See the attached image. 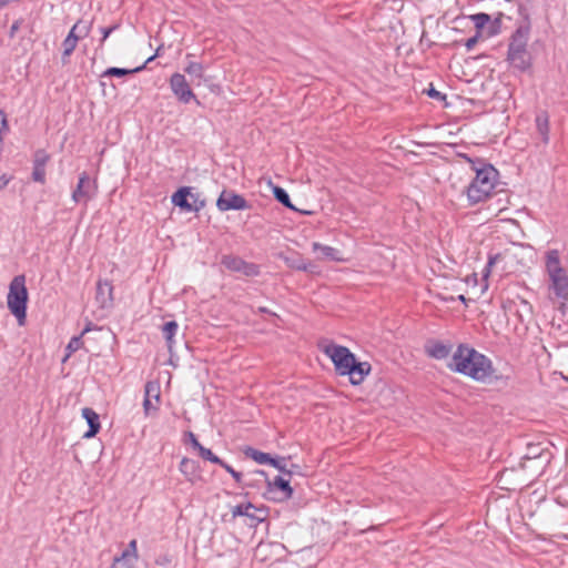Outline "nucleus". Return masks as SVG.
<instances>
[{"label":"nucleus","mask_w":568,"mask_h":568,"mask_svg":"<svg viewBox=\"0 0 568 568\" xmlns=\"http://www.w3.org/2000/svg\"><path fill=\"white\" fill-rule=\"evenodd\" d=\"M185 436L187 437V442L194 449L199 450L203 446L192 432H186Z\"/></svg>","instance_id":"obj_40"},{"label":"nucleus","mask_w":568,"mask_h":568,"mask_svg":"<svg viewBox=\"0 0 568 568\" xmlns=\"http://www.w3.org/2000/svg\"><path fill=\"white\" fill-rule=\"evenodd\" d=\"M82 417L87 420L89 429L83 434V438H92L94 437L100 428V417L99 415L90 407L82 408Z\"/></svg>","instance_id":"obj_14"},{"label":"nucleus","mask_w":568,"mask_h":568,"mask_svg":"<svg viewBox=\"0 0 568 568\" xmlns=\"http://www.w3.org/2000/svg\"><path fill=\"white\" fill-rule=\"evenodd\" d=\"M257 312L258 313H263V314H270V315L276 316L275 313L271 312L267 307H264V306L257 307Z\"/></svg>","instance_id":"obj_46"},{"label":"nucleus","mask_w":568,"mask_h":568,"mask_svg":"<svg viewBox=\"0 0 568 568\" xmlns=\"http://www.w3.org/2000/svg\"><path fill=\"white\" fill-rule=\"evenodd\" d=\"M427 95L432 99L438 100V101H445L446 94L442 93L440 91L436 90L433 85L427 90Z\"/></svg>","instance_id":"obj_37"},{"label":"nucleus","mask_w":568,"mask_h":568,"mask_svg":"<svg viewBox=\"0 0 568 568\" xmlns=\"http://www.w3.org/2000/svg\"><path fill=\"white\" fill-rule=\"evenodd\" d=\"M21 27V20H16L11 27H10V31H9V36L10 38H13L16 36V33L18 32V30L20 29Z\"/></svg>","instance_id":"obj_42"},{"label":"nucleus","mask_w":568,"mask_h":568,"mask_svg":"<svg viewBox=\"0 0 568 568\" xmlns=\"http://www.w3.org/2000/svg\"><path fill=\"white\" fill-rule=\"evenodd\" d=\"M178 328H179V325L175 321L166 322L163 325L162 332H163V335L166 341L169 349L172 348V345L174 343V336L178 332Z\"/></svg>","instance_id":"obj_22"},{"label":"nucleus","mask_w":568,"mask_h":568,"mask_svg":"<svg viewBox=\"0 0 568 568\" xmlns=\"http://www.w3.org/2000/svg\"><path fill=\"white\" fill-rule=\"evenodd\" d=\"M170 89L179 102L187 104L191 101H195L200 104L196 95L192 91L189 82L184 74L175 72L170 77L169 80Z\"/></svg>","instance_id":"obj_7"},{"label":"nucleus","mask_w":568,"mask_h":568,"mask_svg":"<svg viewBox=\"0 0 568 568\" xmlns=\"http://www.w3.org/2000/svg\"><path fill=\"white\" fill-rule=\"evenodd\" d=\"M83 345V342H82V337L79 335V336H73L67 347H65V351H67V356L65 358H68L69 356H71L74 352H77L78 349L81 348V346Z\"/></svg>","instance_id":"obj_29"},{"label":"nucleus","mask_w":568,"mask_h":568,"mask_svg":"<svg viewBox=\"0 0 568 568\" xmlns=\"http://www.w3.org/2000/svg\"><path fill=\"white\" fill-rule=\"evenodd\" d=\"M191 187L182 186L172 195L171 201L175 206L189 212V209H191L189 201Z\"/></svg>","instance_id":"obj_17"},{"label":"nucleus","mask_w":568,"mask_h":568,"mask_svg":"<svg viewBox=\"0 0 568 568\" xmlns=\"http://www.w3.org/2000/svg\"><path fill=\"white\" fill-rule=\"evenodd\" d=\"M273 195L275 200L284 205L287 209L295 210L294 205L291 202L288 193L281 186H275L273 189Z\"/></svg>","instance_id":"obj_25"},{"label":"nucleus","mask_w":568,"mask_h":568,"mask_svg":"<svg viewBox=\"0 0 568 568\" xmlns=\"http://www.w3.org/2000/svg\"><path fill=\"white\" fill-rule=\"evenodd\" d=\"M143 69H144V65H141V67H138V68H134V69H125V68L112 67V68H109V69L105 70L104 75L120 78V77H124L126 74L140 72Z\"/></svg>","instance_id":"obj_26"},{"label":"nucleus","mask_w":568,"mask_h":568,"mask_svg":"<svg viewBox=\"0 0 568 568\" xmlns=\"http://www.w3.org/2000/svg\"><path fill=\"white\" fill-rule=\"evenodd\" d=\"M220 466L223 467L237 484H241L243 476L240 471L235 470L231 465H229L224 460Z\"/></svg>","instance_id":"obj_33"},{"label":"nucleus","mask_w":568,"mask_h":568,"mask_svg":"<svg viewBox=\"0 0 568 568\" xmlns=\"http://www.w3.org/2000/svg\"><path fill=\"white\" fill-rule=\"evenodd\" d=\"M496 262H497V254H495V255L490 254L489 257H488L487 266L491 267V266H494V264Z\"/></svg>","instance_id":"obj_45"},{"label":"nucleus","mask_w":568,"mask_h":568,"mask_svg":"<svg viewBox=\"0 0 568 568\" xmlns=\"http://www.w3.org/2000/svg\"><path fill=\"white\" fill-rule=\"evenodd\" d=\"M546 270L549 275V288L558 298H568V275L560 265V254L558 250H549L546 253Z\"/></svg>","instance_id":"obj_5"},{"label":"nucleus","mask_w":568,"mask_h":568,"mask_svg":"<svg viewBox=\"0 0 568 568\" xmlns=\"http://www.w3.org/2000/svg\"><path fill=\"white\" fill-rule=\"evenodd\" d=\"M459 300H460V301H465L464 295H460V296H459Z\"/></svg>","instance_id":"obj_51"},{"label":"nucleus","mask_w":568,"mask_h":568,"mask_svg":"<svg viewBox=\"0 0 568 568\" xmlns=\"http://www.w3.org/2000/svg\"><path fill=\"white\" fill-rule=\"evenodd\" d=\"M95 301L103 310H110L113 306V285L110 281H98Z\"/></svg>","instance_id":"obj_12"},{"label":"nucleus","mask_w":568,"mask_h":568,"mask_svg":"<svg viewBox=\"0 0 568 568\" xmlns=\"http://www.w3.org/2000/svg\"><path fill=\"white\" fill-rule=\"evenodd\" d=\"M28 290L26 286V276L17 275L9 284L7 295V305L11 314L22 325L27 317Z\"/></svg>","instance_id":"obj_4"},{"label":"nucleus","mask_w":568,"mask_h":568,"mask_svg":"<svg viewBox=\"0 0 568 568\" xmlns=\"http://www.w3.org/2000/svg\"><path fill=\"white\" fill-rule=\"evenodd\" d=\"M536 128L540 134L542 142L547 144L549 142V116L547 112H540L536 115Z\"/></svg>","instance_id":"obj_20"},{"label":"nucleus","mask_w":568,"mask_h":568,"mask_svg":"<svg viewBox=\"0 0 568 568\" xmlns=\"http://www.w3.org/2000/svg\"><path fill=\"white\" fill-rule=\"evenodd\" d=\"M528 34V28H518L513 34L508 48L507 60L513 68L519 71L529 69L531 64V58L527 51Z\"/></svg>","instance_id":"obj_6"},{"label":"nucleus","mask_w":568,"mask_h":568,"mask_svg":"<svg viewBox=\"0 0 568 568\" xmlns=\"http://www.w3.org/2000/svg\"><path fill=\"white\" fill-rule=\"evenodd\" d=\"M199 455L205 459V460H209L213 464H216V465H221L222 464V459L216 456L215 454H213V452L204 446H202L199 450Z\"/></svg>","instance_id":"obj_28"},{"label":"nucleus","mask_w":568,"mask_h":568,"mask_svg":"<svg viewBox=\"0 0 568 568\" xmlns=\"http://www.w3.org/2000/svg\"><path fill=\"white\" fill-rule=\"evenodd\" d=\"M2 185H7L10 182V178H8L6 174L1 176Z\"/></svg>","instance_id":"obj_49"},{"label":"nucleus","mask_w":568,"mask_h":568,"mask_svg":"<svg viewBox=\"0 0 568 568\" xmlns=\"http://www.w3.org/2000/svg\"><path fill=\"white\" fill-rule=\"evenodd\" d=\"M470 18L477 29H481L490 20L489 14L484 12L473 14Z\"/></svg>","instance_id":"obj_31"},{"label":"nucleus","mask_w":568,"mask_h":568,"mask_svg":"<svg viewBox=\"0 0 568 568\" xmlns=\"http://www.w3.org/2000/svg\"><path fill=\"white\" fill-rule=\"evenodd\" d=\"M448 367L479 382H484L491 373L490 359L463 344L454 352Z\"/></svg>","instance_id":"obj_2"},{"label":"nucleus","mask_w":568,"mask_h":568,"mask_svg":"<svg viewBox=\"0 0 568 568\" xmlns=\"http://www.w3.org/2000/svg\"><path fill=\"white\" fill-rule=\"evenodd\" d=\"M231 513L233 517H247L251 520L250 526L252 527H256L266 518L265 509L257 508L250 501L234 506Z\"/></svg>","instance_id":"obj_10"},{"label":"nucleus","mask_w":568,"mask_h":568,"mask_svg":"<svg viewBox=\"0 0 568 568\" xmlns=\"http://www.w3.org/2000/svg\"><path fill=\"white\" fill-rule=\"evenodd\" d=\"M323 352L333 362L335 371L341 376H348L349 383L354 386L361 385L372 371L368 362H357L356 356L346 346L329 344Z\"/></svg>","instance_id":"obj_1"},{"label":"nucleus","mask_w":568,"mask_h":568,"mask_svg":"<svg viewBox=\"0 0 568 568\" xmlns=\"http://www.w3.org/2000/svg\"><path fill=\"white\" fill-rule=\"evenodd\" d=\"M180 471L185 476L186 480L194 484L199 478V464L187 457H183L179 466Z\"/></svg>","instance_id":"obj_16"},{"label":"nucleus","mask_w":568,"mask_h":568,"mask_svg":"<svg viewBox=\"0 0 568 568\" xmlns=\"http://www.w3.org/2000/svg\"><path fill=\"white\" fill-rule=\"evenodd\" d=\"M216 206L221 212H226L231 210H247L250 204L242 195L234 192L223 191L216 201Z\"/></svg>","instance_id":"obj_11"},{"label":"nucleus","mask_w":568,"mask_h":568,"mask_svg":"<svg viewBox=\"0 0 568 568\" xmlns=\"http://www.w3.org/2000/svg\"><path fill=\"white\" fill-rule=\"evenodd\" d=\"M81 28V23H75L67 38L64 39L62 45H63V57H69L74 51L77 43L79 41V36H77V29Z\"/></svg>","instance_id":"obj_19"},{"label":"nucleus","mask_w":568,"mask_h":568,"mask_svg":"<svg viewBox=\"0 0 568 568\" xmlns=\"http://www.w3.org/2000/svg\"><path fill=\"white\" fill-rule=\"evenodd\" d=\"M97 192V183L91 180L87 172H82L79 175L77 187L72 192V201L74 203H87L91 200Z\"/></svg>","instance_id":"obj_9"},{"label":"nucleus","mask_w":568,"mask_h":568,"mask_svg":"<svg viewBox=\"0 0 568 568\" xmlns=\"http://www.w3.org/2000/svg\"><path fill=\"white\" fill-rule=\"evenodd\" d=\"M136 540L133 539L129 542L128 548L122 552L121 559H126L129 557H133L134 559L138 558V549H136ZM120 558H116V561H119Z\"/></svg>","instance_id":"obj_30"},{"label":"nucleus","mask_w":568,"mask_h":568,"mask_svg":"<svg viewBox=\"0 0 568 568\" xmlns=\"http://www.w3.org/2000/svg\"><path fill=\"white\" fill-rule=\"evenodd\" d=\"M190 197H191L192 202H190L191 209H189V212L197 213L205 207L206 202L204 199L201 197V195L199 193H195V194L191 193Z\"/></svg>","instance_id":"obj_27"},{"label":"nucleus","mask_w":568,"mask_h":568,"mask_svg":"<svg viewBox=\"0 0 568 568\" xmlns=\"http://www.w3.org/2000/svg\"><path fill=\"white\" fill-rule=\"evenodd\" d=\"M48 160L49 156L44 151H38L34 156L33 165L45 168Z\"/></svg>","instance_id":"obj_35"},{"label":"nucleus","mask_w":568,"mask_h":568,"mask_svg":"<svg viewBox=\"0 0 568 568\" xmlns=\"http://www.w3.org/2000/svg\"><path fill=\"white\" fill-rule=\"evenodd\" d=\"M268 465L273 466L282 473H287L288 475L293 474V470H286L285 458H274L271 456V462H268Z\"/></svg>","instance_id":"obj_32"},{"label":"nucleus","mask_w":568,"mask_h":568,"mask_svg":"<svg viewBox=\"0 0 568 568\" xmlns=\"http://www.w3.org/2000/svg\"><path fill=\"white\" fill-rule=\"evenodd\" d=\"M294 268L297 271H304V272H314V264L312 262H305L303 260L292 264Z\"/></svg>","instance_id":"obj_36"},{"label":"nucleus","mask_w":568,"mask_h":568,"mask_svg":"<svg viewBox=\"0 0 568 568\" xmlns=\"http://www.w3.org/2000/svg\"><path fill=\"white\" fill-rule=\"evenodd\" d=\"M270 486H274L277 489H280L284 494V497L286 499H288L293 496V488L290 485V480L283 478L281 476H276L274 478L273 483H270Z\"/></svg>","instance_id":"obj_23"},{"label":"nucleus","mask_w":568,"mask_h":568,"mask_svg":"<svg viewBox=\"0 0 568 568\" xmlns=\"http://www.w3.org/2000/svg\"><path fill=\"white\" fill-rule=\"evenodd\" d=\"M93 329L92 327V323H88L87 326L83 328V331L81 332L80 336L82 337L84 334L91 332Z\"/></svg>","instance_id":"obj_47"},{"label":"nucleus","mask_w":568,"mask_h":568,"mask_svg":"<svg viewBox=\"0 0 568 568\" xmlns=\"http://www.w3.org/2000/svg\"><path fill=\"white\" fill-rule=\"evenodd\" d=\"M244 454L246 457L252 458L254 462H256L260 465H265L271 462V455L264 452H261L258 449H255L253 447H247L244 450Z\"/></svg>","instance_id":"obj_21"},{"label":"nucleus","mask_w":568,"mask_h":568,"mask_svg":"<svg viewBox=\"0 0 568 568\" xmlns=\"http://www.w3.org/2000/svg\"><path fill=\"white\" fill-rule=\"evenodd\" d=\"M159 51H160V48H158L156 52H155L153 55H151V57H149V58L146 59V61L144 62V64H143V65L145 67L148 63L152 62V61L155 59V57H158V55H159Z\"/></svg>","instance_id":"obj_48"},{"label":"nucleus","mask_w":568,"mask_h":568,"mask_svg":"<svg viewBox=\"0 0 568 568\" xmlns=\"http://www.w3.org/2000/svg\"><path fill=\"white\" fill-rule=\"evenodd\" d=\"M487 283L485 282L484 286H483V291H485L487 288Z\"/></svg>","instance_id":"obj_50"},{"label":"nucleus","mask_w":568,"mask_h":568,"mask_svg":"<svg viewBox=\"0 0 568 568\" xmlns=\"http://www.w3.org/2000/svg\"><path fill=\"white\" fill-rule=\"evenodd\" d=\"M478 37H479V34L477 33L476 36H474V37H471V38L466 40L465 47H466L467 50H471L475 47V44L478 41Z\"/></svg>","instance_id":"obj_43"},{"label":"nucleus","mask_w":568,"mask_h":568,"mask_svg":"<svg viewBox=\"0 0 568 568\" xmlns=\"http://www.w3.org/2000/svg\"><path fill=\"white\" fill-rule=\"evenodd\" d=\"M118 28H119V24H114V26H111V27H102V28H100V31L102 33V38H101L100 43L102 44L109 38V36L113 31H115Z\"/></svg>","instance_id":"obj_38"},{"label":"nucleus","mask_w":568,"mask_h":568,"mask_svg":"<svg viewBox=\"0 0 568 568\" xmlns=\"http://www.w3.org/2000/svg\"><path fill=\"white\" fill-rule=\"evenodd\" d=\"M150 388H151V383H148V384L145 385V393H146V396H145V398H144V400H143V408H144V413H145V415H149L150 409H151V406H152V405H151V400H150V398H149Z\"/></svg>","instance_id":"obj_39"},{"label":"nucleus","mask_w":568,"mask_h":568,"mask_svg":"<svg viewBox=\"0 0 568 568\" xmlns=\"http://www.w3.org/2000/svg\"><path fill=\"white\" fill-rule=\"evenodd\" d=\"M312 247H313L314 252H321L322 255L329 261H335V262L344 261V258L341 256V252L335 247H332V246H328L325 244H321L318 242H314L312 244Z\"/></svg>","instance_id":"obj_18"},{"label":"nucleus","mask_w":568,"mask_h":568,"mask_svg":"<svg viewBox=\"0 0 568 568\" xmlns=\"http://www.w3.org/2000/svg\"><path fill=\"white\" fill-rule=\"evenodd\" d=\"M32 179L36 182L44 183L45 182V168H40V166L33 165Z\"/></svg>","instance_id":"obj_34"},{"label":"nucleus","mask_w":568,"mask_h":568,"mask_svg":"<svg viewBox=\"0 0 568 568\" xmlns=\"http://www.w3.org/2000/svg\"><path fill=\"white\" fill-rule=\"evenodd\" d=\"M8 125L7 115L3 111L0 110V133L2 130H4Z\"/></svg>","instance_id":"obj_44"},{"label":"nucleus","mask_w":568,"mask_h":568,"mask_svg":"<svg viewBox=\"0 0 568 568\" xmlns=\"http://www.w3.org/2000/svg\"><path fill=\"white\" fill-rule=\"evenodd\" d=\"M475 170L476 176L467 187V196L473 204L486 200L497 183V170L491 164H484Z\"/></svg>","instance_id":"obj_3"},{"label":"nucleus","mask_w":568,"mask_h":568,"mask_svg":"<svg viewBox=\"0 0 568 568\" xmlns=\"http://www.w3.org/2000/svg\"><path fill=\"white\" fill-rule=\"evenodd\" d=\"M452 344L443 343L440 341H428L425 344L426 354L435 359H445L449 356L452 352Z\"/></svg>","instance_id":"obj_13"},{"label":"nucleus","mask_w":568,"mask_h":568,"mask_svg":"<svg viewBox=\"0 0 568 568\" xmlns=\"http://www.w3.org/2000/svg\"><path fill=\"white\" fill-rule=\"evenodd\" d=\"M185 73H187L190 77L202 80L204 77L205 68L202 63L190 61L187 62L186 67L184 68Z\"/></svg>","instance_id":"obj_24"},{"label":"nucleus","mask_w":568,"mask_h":568,"mask_svg":"<svg viewBox=\"0 0 568 568\" xmlns=\"http://www.w3.org/2000/svg\"><path fill=\"white\" fill-rule=\"evenodd\" d=\"M77 23H81V28L80 29H77V31L79 32V39L81 37H85L88 36L89 31H90V28H91V23H88V22H84V21H78Z\"/></svg>","instance_id":"obj_41"},{"label":"nucleus","mask_w":568,"mask_h":568,"mask_svg":"<svg viewBox=\"0 0 568 568\" xmlns=\"http://www.w3.org/2000/svg\"><path fill=\"white\" fill-rule=\"evenodd\" d=\"M222 265L231 272L241 273L247 277H254L260 274L258 265L246 262L236 255H223L221 260Z\"/></svg>","instance_id":"obj_8"},{"label":"nucleus","mask_w":568,"mask_h":568,"mask_svg":"<svg viewBox=\"0 0 568 568\" xmlns=\"http://www.w3.org/2000/svg\"><path fill=\"white\" fill-rule=\"evenodd\" d=\"M520 232V226L517 221L510 217L499 216V233H503L508 241L514 242L518 239Z\"/></svg>","instance_id":"obj_15"}]
</instances>
